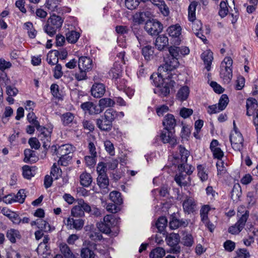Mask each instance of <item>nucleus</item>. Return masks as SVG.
Masks as SVG:
<instances>
[{
    "mask_svg": "<svg viewBox=\"0 0 258 258\" xmlns=\"http://www.w3.org/2000/svg\"><path fill=\"white\" fill-rule=\"evenodd\" d=\"M71 214L73 217H81L85 215V212L77 204L71 209Z\"/></svg>",
    "mask_w": 258,
    "mask_h": 258,
    "instance_id": "8fccbe9b",
    "label": "nucleus"
},
{
    "mask_svg": "<svg viewBox=\"0 0 258 258\" xmlns=\"http://www.w3.org/2000/svg\"><path fill=\"white\" fill-rule=\"evenodd\" d=\"M167 225V219L165 217H160L156 223V226L159 232H162Z\"/></svg>",
    "mask_w": 258,
    "mask_h": 258,
    "instance_id": "49530a36",
    "label": "nucleus"
},
{
    "mask_svg": "<svg viewBox=\"0 0 258 258\" xmlns=\"http://www.w3.org/2000/svg\"><path fill=\"white\" fill-rule=\"evenodd\" d=\"M198 176L202 181H206L208 179V171L206 166L199 165L197 166Z\"/></svg>",
    "mask_w": 258,
    "mask_h": 258,
    "instance_id": "4c0bfd02",
    "label": "nucleus"
},
{
    "mask_svg": "<svg viewBox=\"0 0 258 258\" xmlns=\"http://www.w3.org/2000/svg\"><path fill=\"white\" fill-rule=\"evenodd\" d=\"M168 38L166 36L161 35L156 38L155 45L159 50H162L168 46Z\"/></svg>",
    "mask_w": 258,
    "mask_h": 258,
    "instance_id": "a878e982",
    "label": "nucleus"
},
{
    "mask_svg": "<svg viewBox=\"0 0 258 258\" xmlns=\"http://www.w3.org/2000/svg\"><path fill=\"white\" fill-rule=\"evenodd\" d=\"M122 69L120 63L115 62L109 71V75L112 79L117 80L122 76Z\"/></svg>",
    "mask_w": 258,
    "mask_h": 258,
    "instance_id": "b1692460",
    "label": "nucleus"
},
{
    "mask_svg": "<svg viewBox=\"0 0 258 258\" xmlns=\"http://www.w3.org/2000/svg\"><path fill=\"white\" fill-rule=\"evenodd\" d=\"M228 9L227 6V3L224 1H222L220 4V10L219 14L221 17H225L228 14Z\"/></svg>",
    "mask_w": 258,
    "mask_h": 258,
    "instance_id": "e2e57ef3",
    "label": "nucleus"
},
{
    "mask_svg": "<svg viewBox=\"0 0 258 258\" xmlns=\"http://www.w3.org/2000/svg\"><path fill=\"white\" fill-rule=\"evenodd\" d=\"M125 7L130 10L136 9L140 4L138 0H124Z\"/></svg>",
    "mask_w": 258,
    "mask_h": 258,
    "instance_id": "5fc2aeb1",
    "label": "nucleus"
},
{
    "mask_svg": "<svg viewBox=\"0 0 258 258\" xmlns=\"http://www.w3.org/2000/svg\"><path fill=\"white\" fill-rule=\"evenodd\" d=\"M218 175H222L226 173L227 171V164L225 163L221 159L218 160L216 163Z\"/></svg>",
    "mask_w": 258,
    "mask_h": 258,
    "instance_id": "603ef678",
    "label": "nucleus"
},
{
    "mask_svg": "<svg viewBox=\"0 0 258 258\" xmlns=\"http://www.w3.org/2000/svg\"><path fill=\"white\" fill-rule=\"evenodd\" d=\"M36 170V166L24 165L22 167L23 175L25 178L30 179L35 175Z\"/></svg>",
    "mask_w": 258,
    "mask_h": 258,
    "instance_id": "c756f323",
    "label": "nucleus"
},
{
    "mask_svg": "<svg viewBox=\"0 0 258 258\" xmlns=\"http://www.w3.org/2000/svg\"><path fill=\"white\" fill-rule=\"evenodd\" d=\"M59 248L65 258H76L75 255L66 244H61Z\"/></svg>",
    "mask_w": 258,
    "mask_h": 258,
    "instance_id": "37998d69",
    "label": "nucleus"
},
{
    "mask_svg": "<svg viewBox=\"0 0 258 258\" xmlns=\"http://www.w3.org/2000/svg\"><path fill=\"white\" fill-rule=\"evenodd\" d=\"M36 250L38 254L44 258H46L50 254V247L48 245L39 244Z\"/></svg>",
    "mask_w": 258,
    "mask_h": 258,
    "instance_id": "58836bf2",
    "label": "nucleus"
},
{
    "mask_svg": "<svg viewBox=\"0 0 258 258\" xmlns=\"http://www.w3.org/2000/svg\"><path fill=\"white\" fill-rule=\"evenodd\" d=\"M142 54L147 60H150L154 57V47L147 45L142 48Z\"/></svg>",
    "mask_w": 258,
    "mask_h": 258,
    "instance_id": "79ce46f5",
    "label": "nucleus"
},
{
    "mask_svg": "<svg viewBox=\"0 0 258 258\" xmlns=\"http://www.w3.org/2000/svg\"><path fill=\"white\" fill-rule=\"evenodd\" d=\"M74 150V148L71 145L67 144L57 146L53 145L51 147V151L53 155L57 157L60 156L69 155Z\"/></svg>",
    "mask_w": 258,
    "mask_h": 258,
    "instance_id": "1a4fd4ad",
    "label": "nucleus"
},
{
    "mask_svg": "<svg viewBox=\"0 0 258 258\" xmlns=\"http://www.w3.org/2000/svg\"><path fill=\"white\" fill-rule=\"evenodd\" d=\"M80 36V33L75 31H71L66 34V40L71 43H75Z\"/></svg>",
    "mask_w": 258,
    "mask_h": 258,
    "instance_id": "a18cd8bd",
    "label": "nucleus"
},
{
    "mask_svg": "<svg viewBox=\"0 0 258 258\" xmlns=\"http://www.w3.org/2000/svg\"><path fill=\"white\" fill-rule=\"evenodd\" d=\"M229 102V98L227 95L222 94L220 98L218 103L217 104L219 108L223 111L226 107Z\"/></svg>",
    "mask_w": 258,
    "mask_h": 258,
    "instance_id": "4d7b16f0",
    "label": "nucleus"
},
{
    "mask_svg": "<svg viewBox=\"0 0 258 258\" xmlns=\"http://www.w3.org/2000/svg\"><path fill=\"white\" fill-rule=\"evenodd\" d=\"M230 141L232 148L236 151H241L244 147V138L242 134L235 130L232 131L230 135Z\"/></svg>",
    "mask_w": 258,
    "mask_h": 258,
    "instance_id": "39448f33",
    "label": "nucleus"
},
{
    "mask_svg": "<svg viewBox=\"0 0 258 258\" xmlns=\"http://www.w3.org/2000/svg\"><path fill=\"white\" fill-rule=\"evenodd\" d=\"M166 241L167 244L170 247H175L171 250V252L177 253L180 252V247L177 246L180 241V236L178 234L170 233L166 237Z\"/></svg>",
    "mask_w": 258,
    "mask_h": 258,
    "instance_id": "f8f14e48",
    "label": "nucleus"
},
{
    "mask_svg": "<svg viewBox=\"0 0 258 258\" xmlns=\"http://www.w3.org/2000/svg\"><path fill=\"white\" fill-rule=\"evenodd\" d=\"M248 217L249 212L247 210H245L244 214L241 216L236 223L242 229H243Z\"/></svg>",
    "mask_w": 258,
    "mask_h": 258,
    "instance_id": "864d4df0",
    "label": "nucleus"
},
{
    "mask_svg": "<svg viewBox=\"0 0 258 258\" xmlns=\"http://www.w3.org/2000/svg\"><path fill=\"white\" fill-rule=\"evenodd\" d=\"M189 92V89L187 86L181 87L177 92L176 99L181 102L186 100L188 97Z\"/></svg>",
    "mask_w": 258,
    "mask_h": 258,
    "instance_id": "cd10ccee",
    "label": "nucleus"
},
{
    "mask_svg": "<svg viewBox=\"0 0 258 258\" xmlns=\"http://www.w3.org/2000/svg\"><path fill=\"white\" fill-rule=\"evenodd\" d=\"M103 116L112 123L116 119L123 117L124 113L123 112H117L112 108H109L105 110Z\"/></svg>",
    "mask_w": 258,
    "mask_h": 258,
    "instance_id": "a211bd4d",
    "label": "nucleus"
},
{
    "mask_svg": "<svg viewBox=\"0 0 258 258\" xmlns=\"http://www.w3.org/2000/svg\"><path fill=\"white\" fill-rule=\"evenodd\" d=\"M105 85L100 83H94L91 88V95L95 98L101 97L105 92Z\"/></svg>",
    "mask_w": 258,
    "mask_h": 258,
    "instance_id": "6ab92c4d",
    "label": "nucleus"
},
{
    "mask_svg": "<svg viewBox=\"0 0 258 258\" xmlns=\"http://www.w3.org/2000/svg\"><path fill=\"white\" fill-rule=\"evenodd\" d=\"M14 197L16 202L23 204L26 197L25 190L23 189L19 190L16 195H14Z\"/></svg>",
    "mask_w": 258,
    "mask_h": 258,
    "instance_id": "bf43d9fd",
    "label": "nucleus"
},
{
    "mask_svg": "<svg viewBox=\"0 0 258 258\" xmlns=\"http://www.w3.org/2000/svg\"><path fill=\"white\" fill-rule=\"evenodd\" d=\"M258 107L257 100L254 98H249L246 101V115L251 116Z\"/></svg>",
    "mask_w": 258,
    "mask_h": 258,
    "instance_id": "bb28decb",
    "label": "nucleus"
},
{
    "mask_svg": "<svg viewBox=\"0 0 258 258\" xmlns=\"http://www.w3.org/2000/svg\"><path fill=\"white\" fill-rule=\"evenodd\" d=\"M168 51L170 56L178 58L181 55H187L189 53V49L184 46L180 47L173 45L168 47Z\"/></svg>",
    "mask_w": 258,
    "mask_h": 258,
    "instance_id": "2eb2a0df",
    "label": "nucleus"
},
{
    "mask_svg": "<svg viewBox=\"0 0 258 258\" xmlns=\"http://www.w3.org/2000/svg\"><path fill=\"white\" fill-rule=\"evenodd\" d=\"M163 25L156 20L149 21L146 23L145 29L151 35H157L163 30Z\"/></svg>",
    "mask_w": 258,
    "mask_h": 258,
    "instance_id": "6e6552de",
    "label": "nucleus"
},
{
    "mask_svg": "<svg viewBox=\"0 0 258 258\" xmlns=\"http://www.w3.org/2000/svg\"><path fill=\"white\" fill-rule=\"evenodd\" d=\"M210 149L215 158L220 160L224 156V152L220 148L219 142L217 140L212 141L210 144Z\"/></svg>",
    "mask_w": 258,
    "mask_h": 258,
    "instance_id": "412c9836",
    "label": "nucleus"
},
{
    "mask_svg": "<svg viewBox=\"0 0 258 258\" xmlns=\"http://www.w3.org/2000/svg\"><path fill=\"white\" fill-rule=\"evenodd\" d=\"M77 204L82 210H83L84 212H85L89 213L91 212V207L83 199H78L77 200Z\"/></svg>",
    "mask_w": 258,
    "mask_h": 258,
    "instance_id": "052dcab7",
    "label": "nucleus"
},
{
    "mask_svg": "<svg viewBox=\"0 0 258 258\" xmlns=\"http://www.w3.org/2000/svg\"><path fill=\"white\" fill-rule=\"evenodd\" d=\"M78 64L79 70H86L88 72L92 70L93 66L92 60L85 56L79 58Z\"/></svg>",
    "mask_w": 258,
    "mask_h": 258,
    "instance_id": "dca6fc26",
    "label": "nucleus"
},
{
    "mask_svg": "<svg viewBox=\"0 0 258 258\" xmlns=\"http://www.w3.org/2000/svg\"><path fill=\"white\" fill-rule=\"evenodd\" d=\"M117 223V219L112 215H107L104 217L103 221L97 223L96 226L99 230L105 234H110L111 229Z\"/></svg>",
    "mask_w": 258,
    "mask_h": 258,
    "instance_id": "20e7f679",
    "label": "nucleus"
},
{
    "mask_svg": "<svg viewBox=\"0 0 258 258\" xmlns=\"http://www.w3.org/2000/svg\"><path fill=\"white\" fill-rule=\"evenodd\" d=\"M198 2L193 1L190 3L188 8V19L191 23V28L195 34L201 38L205 43L207 41L206 37L202 31V24L201 21L196 19V10Z\"/></svg>",
    "mask_w": 258,
    "mask_h": 258,
    "instance_id": "f03ea898",
    "label": "nucleus"
},
{
    "mask_svg": "<svg viewBox=\"0 0 258 258\" xmlns=\"http://www.w3.org/2000/svg\"><path fill=\"white\" fill-rule=\"evenodd\" d=\"M74 119V116L73 113L71 112H67L62 115L61 119L62 123L66 125H68L73 122Z\"/></svg>",
    "mask_w": 258,
    "mask_h": 258,
    "instance_id": "6e6d98bb",
    "label": "nucleus"
},
{
    "mask_svg": "<svg viewBox=\"0 0 258 258\" xmlns=\"http://www.w3.org/2000/svg\"><path fill=\"white\" fill-rule=\"evenodd\" d=\"M115 104L114 101L109 98H104L99 100V105L103 110L105 108L113 106Z\"/></svg>",
    "mask_w": 258,
    "mask_h": 258,
    "instance_id": "09e8293b",
    "label": "nucleus"
},
{
    "mask_svg": "<svg viewBox=\"0 0 258 258\" xmlns=\"http://www.w3.org/2000/svg\"><path fill=\"white\" fill-rule=\"evenodd\" d=\"M201 58L204 61L205 68L208 71H210L214 58L213 52L209 49L206 50L201 54Z\"/></svg>",
    "mask_w": 258,
    "mask_h": 258,
    "instance_id": "aec40b11",
    "label": "nucleus"
},
{
    "mask_svg": "<svg viewBox=\"0 0 258 258\" xmlns=\"http://www.w3.org/2000/svg\"><path fill=\"white\" fill-rule=\"evenodd\" d=\"M7 237L11 243H15L17 239L21 238V236L19 230L10 229L7 232Z\"/></svg>",
    "mask_w": 258,
    "mask_h": 258,
    "instance_id": "e433bc0d",
    "label": "nucleus"
},
{
    "mask_svg": "<svg viewBox=\"0 0 258 258\" xmlns=\"http://www.w3.org/2000/svg\"><path fill=\"white\" fill-rule=\"evenodd\" d=\"M80 181L83 186L88 187L92 182V176L89 173L84 172L80 176Z\"/></svg>",
    "mask_w": 258,
    "mask_h": 258,
    "instance_id": "c9c22d12",
    "label": "nucleus"
},
{
    "mask_svg": "<svg viewBox=\"0 0 258 258\" xmlns=\"http://www.w3.org/2000/svg\"><path fill=\"white\" fill-rule=\"evenodd\" d=\"M147 18V13L144 12H138L133 16V21L138 24H143L146 21Z\"/></svg>",
    "mask_w": 258,
    "mask_h": 258,
    "instance_id": "ea45409f",
    "label": "nucleus"
},
{
    "mask_svg": "<svg viewBox=\"0 0 258 258\" xmlns=\"http://www.w3.org/2000/svg\"><path fill=\"white\" fill-rule=\"evenodd\" d=\"M61 2V0H47L45 6L46 8L52 12L59 13Z\"/></svg>",
    "mask_w": 258,
    "mask_h": 258,
    "instance_id": "c85d7f7f",
    "label": "nucleus"
},
{
    "mask_svg": "<svg viewBox=\"0 0 258 258\" xmlns=\"http://www.w3.org/2000/svg\"><path fill=\"white\" fill-rule=\"evenodd\" d=\"M193 113V110L191 108L182 107L180 109L179 114L183 118H187Z\"/></svg>",
    "mask_w": 258,
    "mask_h": 258,
    "instance_id": "338daca9",
    "label": "nucleus"
},
{
    "mask_svg": "<svg viewBox=\"0 0 258 258\" xmlns=\"http://www.w3.org/2000/svg\"><path fill=\"white\" fill-rule=\"evenodd\" d=\"M165 255V249L162 247H157L151 250L149 256L150 258H162Z\"/></svg>",
    "mask_w": 258,
    "mask_h": 258,
    "instance_id": "a19ab883",
    "label": "nucleus"
},
{
    "mask_svg": "<svg viewBox=\"0 0 258 258\" xmlns=\"http://www.w3.org/2000/svg\"><path fill=\"white\" fill-rule=\"evenodd\" d=\"M59 52L56 50L50 51L47 55L46 60L49 64L53 66L57 63L58 61V55Z\"/></svg>",
    "mask_w": 258,
    "mask_h": 258,
    "instance_id": "473e14b6",
    "label": "nucleus"
},
{
    "mask_svg": "<svg viewBox=\"0 0 258 258\" xmlns=\"http://www.w3.org/2000/svg\"><path fill=\"white\" fill-rule=\"evenodd\" d=\"M220 75L225 82L229 83L232 78V68L221 64Z\"/></svg>",
    "mask_w": 258,
    "mask_h": 258,
    "instance_id": "5701e85b",
    "label": "nucleus"
},
{
    "mask_svg": "<svg viewBox=\"0 0 258 258\" xmlns=\"http://www.w3.org/2000/svg\"><path fill=\"white\" fill-rule=\"evenodd\" d=\"M97 182L98 186L102 188H106L109 185V179L107 175L98 176Z\"/></svg>",
    "mask_w": 258,
    "mask_h": 258,
    "instance_id": "de8ad7c7",
    "label": "nucleus"
},
{
    "mask_svg": "<svg viewBox=\"0 0 258 258\" xmlns=\"http://www.w3.org/2000/svg\"><path fill=\"white\" fill-rule=\"evenodd\" d=\"M81 108L85 113H89L90 115H97L103 111L102 108L98 105L93 103L92 102H86L81 105Z\"/></svg>",
    "mask_w": 258,
    "mask_h": 258,
    "instance_id": "9b49d317",
    "label": "nucleus"
},
{
    "mask_svg": "<svg viewBox=\"0 0 258 258\" xmlns=\"http://www.w3.org/2000/svg\"><path fill=\"white\" fill-rule=\"evenodd\" d=\"M189 177L186 174H183L181 173L176 174L175 176L174 180L177 184L180 186H185L189 183Z\"/></svg>",
    "mask_w": 258,
    "mask_h": 258,
    "instance_id": "f704fd0d",
    "label": "nucleus"
},
{
    "mask_svg": "<svg viewBox=\"0 0 258 258\" xmlns=\"http://www.w3.org/2000/svg\"><path fill=\"white\" fill-rule=\"evenodd\" d=\"M24 154L25 157L23 161L25 163L35 162L38 159L37 156L35 155V152L31 149H25Z\"/></svg>",
    "mask_w": 258,
    "mask_h": 258,
    "instance_id": "72a5a7b5",
    "label": "nucleus"
},
{
    "mask_svg": "<svg viewBox=\"0 0 258 258\" xmlns=\"http://www.w3.org/2000/svg\"><path fill=\"white\" fill-rule=\"evenodd\" d=\"M63 222L68 229H75L77 231L81 230L85 224L84 220L81 218L74 219L71 217L64 218Z\"/></svg>",
    "mask_w": 258,
    "mask_h": 258,
    "instance_id": "0eeeda50",
    "label": "nucleus"
},
{
    "mask_svg": "<svg viewBox=\"0 0 258 258\" xmlns=\"http://www.w3.org/2000/svg\"><path fill=\"white\" fill-rule=\"evenodd\" d=\"M41 224L37 227L44 232H49L54 229V228H52L50 224L46 221L41 220Z\"/></svg>",
    "mask_w": 258,
    "mask_h": 258,
    "instance_id": "69168bd1",
    "label": "nucleus"
},
{
    "mask_svg": "<svg viewBox=\"0 0 258 258\" xmlns=\"http://www.w3.org/2000/svg\"><path fill=\"white\" fill-rule=\"evenodd\" d=\"M96 170L98 176L107 175V166L106 164L103 162H99L97 166Z\"/></svg>",
    "mask_w": 258,
    "mask_h": 258,
    "instance_id": "680f3d73",
    "label": "nucleus"
},
{
    "mask_svg": "<svg viewBox=\"0 0 258 258\" xmlns=\"http://www.w3.org/2000/svg\"><path fill=\"white\" fill-rule=\"evenodd\" d=\"M51 174L55 179H57L61 175V170L60 168L57 167L56 163H54L51 170Z\"/></svg>",
    "mask_w": 258,
    "mask_h": 258,
    "instance_id": "0e129e2a",
    "label": "nucleus"
},
{
    "mask_svg": "<svg viewBox=\"0 0 258 258\" xmlns=\"http://www.w3.org/2000/svg\"><path fill=\"white\" fill-rule=\"evenodd\" d=\"M182 208L185 214H194L198 210L197 201L192 197L186 196L182 201Z\"/></svg>",
    "mask_w": 258,
    "mask_h": 258,
    "instance_id": "423d86ee",
    "label": "nucleus"
},
{
    "mask_svg": "<svg viewBox=\"0 0 258 258\" xmlns=\"http://www.w3.org/2000/svg\"><path fill=\"white\" fill-rule=\"evenodd\" d=\"M182 28L179 24L172 25L166 29L167 34L172 38H177L176 44H179L181 42L180 36L181 35Z\"/></svg>",
    "mask_w": 258,
    "mask_h": 258,
    "instance_id": "4468645a",
    "label": "nucleus"
},
{
    "mask_svg": "<svg viewBox=\"0 0 258 258\" xmlns=\"http://www.w3.org/2000/svg\"><path fill=\"white\" fill-rule=\"evenodd\" d=\"M150 79L153 80L154 85L157 87L154 90V93L161 97L167 96L170 93V89H173L176 85L175 81L172 79V77L168 76L163 79L161 74H153Z\"/></svg>",
    "mask_w": 258,
    "mask_h": 258,
    "instance_id": "f257e3e1",
    "label": "nucleus"
},
{
    "mask_svg": "<svg viewBox=\"0 0 258 258\" xmlns=\"http://www.w3.org/2000/svg\"><path fill=\"white\" fill-rule=\"evenodd\" d=\"M160 138L164 144L169 143L174 146L177 144V140L174 133L170 130H163L161 132Z\"/></svg>",
    "mask_w": 258,
    "mask_h": 258,
    "instance_id": "ddd939ff",
    "label": "nucleus"
},
{
    "mask_svg": "<svg viewBox=\"0 0 258 258\" xmlns=\"http://www.w3.org/2000/svg\"><path fill=\"white\" fill-rule=\"evenodd\" d=\"M179 153L181 157V160L182 162V164H181L178 166L179 170L182 171L183 167L184 168V163H186L187 158L189 156V152L185 149V148L181 145L179 146Z\"/></svg>",
    "mask_w": 258,
    "mask_h": 258,
    "instance_id": "2f4dec72",
    "label": "nucleus"
},
{
    "mask_svg": "<svg viewBox=\"0 0 258 258\" xmlns=\"http://www.w3.org/2000/svg\"><path fill=\"white\" fill-rule=\"evenodd\" d=\"M63 22V20L60 16L54 14L51 15L44 27L45 32L51 37L54 36L57 30L61 27Z\"/></svg>",
    "mask_w": 258,
    "mask_h": 258,
    "instance_id": "7ed1b4c3",
    "label": "nucleus"
},
{
    "mask_svg": "<svg viewBox=\"0 0 258 258\" xmlns=\"http://www.w3.org/2000/svg\"><path fill=\"white\" fill-rule=\"evenodd\" d=\"M179 66L178 58L169 56L161 69L165 72L172 71L177 68Z\"/></svg>",
    "mask_w": 258,
    "mask_h": 258,
    "instance_id": "f3484780",
    "label": "nucleus"
},
{
    "mask_svg": "<svg viewBox=\"0 0 258 258\" xmlns=\"http://www.w3.org/2000/svg\"><path fill=\"white\" fill-rule=\"evenodd\" d=\"M211 208L209 205H204L202 206L200 210V217L202 221H206L208 219V213Z\"/></svg>",
    "mask_w": 258,
    "mask_h": 258,
    "instance_id": "13d9d810",
    "label": "nucleus"
},
{
    "mask_svg": "<svg viewBox=\"0 0 258 258\" xmlns=\"http://www.w3.org/2000/svg\"><path fill=\"white\" fill-rule=\"evenodd\" d=\"M110 200L114 204L120 205L122 203L121 194L117 191H112L109 194Z\"/></svg>",
    "mask_w": 258,
    "mask_h": 258,
    "instance_id": "c03bdc74",
    "label": "nucleus"
},
{
    "mask_svg": "<svg viewBox=\"0 0 258 258\" xmlns=\"http://www.w3.org/2000/svg\"><path fill=\"white\" fill-rule=\"evenodd\" d=\"M96 125L101 131L105 132L111 131L112 127V123L110 122L103 115L100 118L96 119Z\"/></svg>",
    "mask_w": 258,
    "mask_h": 258,
    "instance_id": "4be33fe9",
    "label": "nucleus"
},
{
    "mask_svg": "<svg viewBox=\"0 0 258 258\" xmlns=\"http://www.w3.org/2000/svg\"><path fill=\"white\" fill-rule=\"evenodd\" d=\"M80 255L82 258H95L94 251L88 247H84L81 249Z\"/></svg>",
    "mask_w": 258,
    "mask_h": 258,
    "instance_id": "3c124183",
    "label": "nucleus"
},
{
    "mask_svg": "<svg viewBox=\"0 0 258 258\" xmlns=\"http://www.w3.org/2000/svg\"><path fill=\"white\" fill-rule=\"evenodd\" d=\"M71 160L72 157L69 155L60 156L58 160V164L61 166H67L69 165Z\"/></svg>",
    "mask_w": 258,
    "mask_h": 258,
    "instance_id": "774afa93",
    "label": "nucleus"
},
{
    "mask_svg": "<svg viewBox=\"0 0 258 258\" xmlns=\"http://www.w3.org/2000/svg\"><path fill=\"white\" fill-rule=\"evenodd\" d=\"M164 130L173 129L176 124V121L174 116L172 114H167L164 117L162 122Z\"/></svg>",
    "mask_w": 258,
    "mask_h": 258,
    "instance_id": "393cba45",
    "label": "nucleus"
},
{
    "mask_svg": "<svg viewBox=\"0 0 258 258\" xmlns=\"http://www.w3.org/2000/svg\"><path fill=\"white\" fill-rule=\"evenodd\" d=\"M187 222L183 220H179L173 217L170 221L169 226L171 229L175 230L181 227H186L187 225Z\"/></svg>",
    "mask_w": 258,
    "mask_h": 258,
    "instance_id": "7c9ffc66",
    "label": "nucleus"
},
{
    "mask_svg": "<svg viewBox=\"0 0 258 258\" xmlns=\"http://www.w3.org/2000/svg\"><path fill=\"white\" fill-rule=\"evenodd\" d=\"M37 131L39 132L38 137L42 142L43 147L46 148L51 141L52 127L47 128L41 126Z\"/></svg>",
    "mask_w": 258,
    "mask_h": 258,
    "instance_id": "9d476101",
    "label": "nucleus"
}]
</instances>
